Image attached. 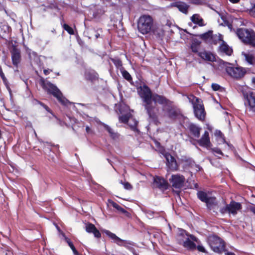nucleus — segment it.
Wrapping results in <instances>:
<instances>
[{"label": "nucleus", "instance_id": "nucleus-1", "mask_svg": "<svg viewBox=\"0 0 255 255\" xmlns=\"http://www.w3.org/2000/svg\"><path fill=\"white\" fill-rule=\"evenodd\" d=\"M138 94L142 99L143 106L154 102L163 104L166 101L164 96L157 94H152L150 88L145 85L138 89Z\"/></svg>", "mask_w": 255, "mask_h": 255}, {"label": "nucleus", "instance_id": "nucleus-2", "mask_svg": "<svg viewBox=\"0 0 255 255\" xmlns=\"http://www.w3.org/2000/svg\"><path fill=\"white\" fill-rule=\"evenodd\" d=\"M138 94L142 99L143 106L154 102L163 104L166 101L164 96L157 94H152L150 88L145 85L138 89Z\"/></svg>", "mask_w": 255, "mask_h": 255}, {"label": "nucleus", "instance_id": "nucleus-3", "mask_svg": "<svg viewBox=\"0 0 255 255\" xmlns=\"http://www.w3.org/2000/svg\"><path fill=\"white\" fill-rule=\"evenodd\" d=\"M207 243L212 251L216 253H224L225 255H235V253L228 251L226 249L225 242L215 235L210 236L207 239Z\"/></svg>", "mask_w": 255, "mask_h": 255}, {"label": "nucleus", "instance_id": "nucleus-4", "mask_svg": "<svg viewBox=\"0 0 255 255\" xmlns=\"http://www.w3.org/2000/svg\"><path fill=\"white\" fill-rule=\"evenodd\" d=\"M105 234L108 236L112 240L113 242L117 244L120 246H123L131 252L133 255H138L134 249V247H136V244L128 240H122L118 237L116 234L111 232L110 231H104Z\"/></svg>", "mask_w": 255, "mask_h": 255}, {"label": "nucleus", "instance_id": "nucleus-5", "mask_svg": "<svg viewBox=\"0 0 255 255\" xmlns=\"http://www.w3.org/2000/svg\"><path fill=\"white\" fill-rule=\"evenodd\" d=\"M166 101L163 104H159L162 106V110L164 113V116L167 117L172 120H175L180 115V110L172 105V102L164 97Z\"/></svg>", "mask_w": 255, "mask_h": 255}, {"label": "nucleus", "instance_id": "nucleus-6", "mask_svg": "<svg viewBox=\"0 0 255 255\" xmlns=\"http://www.w3.org/2000/svg\"><path fill=\"white\" fill-rule=\"evenodd\" d=\"M153 27V19L152 16L147 14L141 15L137 22L138 31L142 34L149 33Z\"/></svg>", "mask_w": 255, "mask_h": 255}, {"label": "nucleus", "instance_id": "nucleus-7", "mask_svg": "<svg viewBox=\"0 0 255 255\" xmlns=\"http://www.w3.org/2000/svg\"><path fill=\"white\" fill-rule=\"evenodd\" d=\"M188 99L193 105L195 116L198 120L203 121L205 118L206 113L202 100L193 95H190Z\"/></svg>", "mask_w": 255, "mask_h": 255}, {"label": "nucleus", "instance_id": "nucleus-8", "mask_svg": "<svg viewBox=\"0 0 255 255\" xmlns=\"http://www.w3.org/2000/svg\"><path fill=\"white\" fill-rule=\"evenodd\" d=\"M43 89L46 90L48 93L52 95L57 98L59 102L63 105H67L69 102L64 98L62 93L58 88L54 84L49 82H43L42 84Z\"/></svg>", "mask_w": 255, "mask_h": 255}, {"label": "nucleus", "instance_id": "nucleus-9", "mask_svg": "<svg viewBox=\"0 0 255 255\" xmlns=\"http://www.w3.org/2000/svg\"><path fill=\"white\" fill-rule=\"evenodd\" d=\"M237 34L244 43L255 46V33L252 29L239 28Z\"/></svg>", "mask_w": 255, "mask_h": 255}, {"label": "nucleus", "instance_id": "nucleus-10", "mask_svg": "<svg viewBox=\"0 0 255 255\" xmlns=\"http://www.w3.org/2000/svg\"><path fill=\"white\" fill-rule=\"evenodd\" d=\"M157 103L152 102L143 106L148 116V120L149 122H152L156 125L159 123V110L156 105Z\"/></svg>", "mask_w": 255, "mask_h": 255}, {"label": "nucleus", "instance_id": "nucleus-11", "mask_svg": "<svg viewBox=\"0 0 255 255\" xmlns=\"http://www.w3.org/2000/svg\"><path fill=\"white\" fill-rule=\"evenodd\" d=\"M243 94L246 109L255 113V93L251 90L243 91Z\"/></svg>", "mask_w": 255, "mask_h": 255}, {"label": "nucleus", "instance_id": "nucleus-12", "mask_svg": "<svg viewBox=\"0 0 255 255\" xmlns=\"http://www.w3.org/2000/svg\"><path fill=\"white\" fill-rule=\"evenodd\" d=\"M214 61L215 63H213L212 66L217 73L219 74H223L225 72L228 73V69L230 67V66L232 65L231 63L225 62L220 58L216 59Z\"/></svg>", "mask_w": 255, "mask_h": 255}, {"label": "nucleus", "instance_id": "nucleus-13", "mask_svg": "<svg viewBox=\"0 0 255 255\" xmlns=\"http://www.w3.org/2000/svg\"><path fill=\"white\" fill-rule=\"evenodd\" d=\"M228 74L232 77L235 79H240L242 78L246 73V70L245 68L241 67H234L230 66L228 69Z\"/></svg>", "mask_w": 255, "mask_h": 255}, {"label": "nucleus", "instance_id": "nucleus-14", "mask_svg": "<svg viewBox=\"0 0 255 255\" xmlns=\"http://www.w3.org/2000/svg\"><path fill=\"white\" fill-rule=\"evenodd\" d=\"M169 181L173 188L180 189L183 186L185 178L183 175L177 174L172 175Z\"/></svg>", "mask_w": 255, "mask_h": 255}, {"label": "nucleus", "instance_id": "nucleus-15", "mask_svg": "<svg viewBox=\"0 0 255 255\" xmlns=\"http://www.w3.org/2000/svg\"><path fill=\"white\" fill-rule=\"evenodd\" d=\"M164 157L166 160V166L168 171H177L179 169V166L175 158L168 153H166Z\"/></svg>", "mask_w": 255, "mask_h": 255}, {"label": "nucleus", "instance_id": "nucleus-16", "mask_svg": "<svg viewBox=\"0 0 255 255\" xmlns=\"http://www.w3.org/2000/svg\"><path fill=\"white\" fill-rule=\"evenodd\" d=\"M10 53L12 64L16 68H18L21 60L20 50L15 46H13L10 51Z\"/></svg>", "mask_w": 255, "mask_h": 255}, {"label": "nucleus", "instance_id": "nucleus-17", "mask_svg": "<svg viewBox=\"0 0 255 255\" xmlns=\"http://www.w3.org/2000/svg\"><path fill=\"white\" fill-rule=\"evenodd\" d=\"M176 7L181 12L187 14L188 12V10L190 5L186 2L182 1H177L172 2L169 5V7Z\"/></svg>", "mask_w": 255, "mask_h": 255}, {"label": "nucleus", "instance_id": "nucleus-18", "mask_svg": "<svg viewBox=\"0 0 255 255\" xmlns=\"http://www.w3.org/2000/svg\"><path fill=\"white\" fill-rule=\"evenodd\" d=\"M218 39L222 41V43L219 47V52L227 56H231L233 53V49L231 47L229 46L227 43L222 40V35L219 34Z\"/></svg>", "mask_w": 255, "mask_h": 255}, {"label": "nucleus", "instance_id": "nucleus-19", "mask_svg": "<svg viewBox=\"0 0 255 255\" xmlns=\"http://www.w3.org/2000/svg\"><path fill=\"white\" fill-rule=\"evenodd\" d=\"M153 184L156 187L163 190H166L168 187L167 182L163 178L159 176H156L154 178Z\"/></svg>", "mask_w": 255, "mask_h": 255}, {"label": "nucleus", "instance_id": "nucleus-20", "mask_svg": "<svg viewBox=\"0 0 255 255\" xmlns=\"http://www.w3.org/2000/svg\"><path fill=\"white\" fill-rule=\"evenodd\" d=\"M85 229L87 233L93 234L96 238H99L101 236L99 231L96 228L95 226L92 223H86Z\"/></svg>", "mask_w": 255, "mask_h": 255}, {"label": "nucleus", "instance_id": "nucleus-21", "mask_svg": "<svg viewBox=\"0 0 255 255\" xmlns=\"http://www.w3.org/2000/svg\"><path fill=\"white\" fill-rule=\"evenodd\" d=\"M188 129L189 130L190 133L194 137L198 138L200 137V131L202 129L200 127L196 124L190 123L188 126Z\"/></svg>", "mask_w": 255, "mask_h": 255}, {"label": "nucleus", "instance_id": "nucleus-22", "mask_svg": "<svg viewBox=\"0 0 255 255\" xmlns=\"http://www.w3.org/2000/svg\"><path fill=\"white\" fill-rule=\"evenodd\" d=\"M198 143L201 146L208 147L211 145L209 132L205 131L201 138L197 140Z\"/></svg>", "mask_w": 255, "mask_h": 255}, {"label": "nucleus", "instance_id": "nucleus-23", "mask_svg": "<svg viewBox=\"0 0 255 255\" xmlns=\"http://www.w3.org/2000/svg\"><path fill=\"white\" fill-rule=\"evenodd\" d=\"M198 56L204 60L210 62H214L216 59L214 54L205 50L198 52Z\"/></svg>", "mask_w": 255, "mask_h": 255}, {"label": "nucleus", "instance_id": "nucleus-24", "mask_svg": "<svg viewBox=\"0 0 255 255\" xmlns=\"http://www.w3.org/2000/svg\"><path fill=\"white\" fill-rule=\"evenodd\" d=\"M229 213L235 215L237 214L238 211L242 209V205L240 203L232 201L228 204Z\"/></svg>", "mask_w": 255, "mask_h": 255}, {"label": "nucleus", "instance_id": "nucleus-25", "mask_svg": "<svg viewBox=\"0 0 255 255\" xmlns=\"http://www.w3.org/2000/svg\"><path fill=\"white\" fill-rule=\"evenodd\" d=\"M191 235L187 234L186 231L183 229H179V232L176 236V240L179 244H182L186 239L190 237Z\"/></svg>", "mask_w": 255, "mask_h": 255}, {"label": "nucleus", "instance_id": "nucleus-26", "mask_svg": "<svg viewBox=\"0 0 255 255\" xmlns=\"http://www.w3.org/2000/svg\"><path fill=\"white\" fill-rule=\"evenodd\" d=\"M100 124L103 126L104 128L108 132L110 137L112 139L116 140L119 138L120 134L117 132L115 131V130L108 125L102 122H100Z\"/></svg>", "mask_w": 255, "mask_h": 255}, {"label": "nucleus", "instance_id": "nucleus-27", "mask_svg": "<svg viewBox=\"0 0 255 255\" xmlns=\"http://www.w3.org/2000/svg\"><path fill=\"white\" fill-rule=\"evenodd\" d=\"M141 210L149 219H152L154 217H157L159 215V212L151 211L145 206L141 207Z\"/></svg>", "mask_w": 255, "mask_h": 255}, {"label": "nucleus", "instance_id": "nucleus-28", "mask_svg": "<svg viewBox=\"0 0 255 255\" xmlns=\"http://www.w3.org/2000/svg\"><path fill=\"white\" fill-rule=\"evenodd\" d=\"M190 237L191 240L195 242L198 244V245L196 246V249H197L199 252H201L202 253L208 254V252H207L206 249L200 243V241L199 240V239L197 238H196L194 235H190Z\"/></svg>", "mask_w": 255, "mask_h": 255}, {"label": "nucleus", "instance_id": "nucleus-29", "mask_svg": "<svg viewBox=\"0 0 255 255\" xmlns=\"http://www.w3.org/2000/svg\"><path fill=\"white\" fill-rule=\"evenodd\" d=\"M98 74L93 70H87L85 73V77L86 80L93 82L98 79Z\"/></svg>", "mask_w": 255, "mask_h": 255}, {"label": "nucleus", "instance_id": "nucleus-30", "mask_svg": "<svg viewBox=\"0 0 255 255\" xmlns=\"http://www.w3.org/2000/svg\"><path fill=\"white\" fill-rule=\"evenodd\" d=\"M191 240V239L190 237H189L188 239H186V240L180 245H182L184 247L189 250H194L196 248V244L194 243H193Z\"/></svg>", "mask_w": 255, "mask_h": 255}, {"label": "nucleus", "instance_id": "nucleus-31", "mask_svg": "<svg viewBox=\"0 0 255 255\" xmlns=\"http://www.w3.org/2000/svg\"><path fill=\"white\" fill-rule=\"evenodd\" d=\"M191 20L195 24L200 26L205 25L203 19L201 17L199 14H194L191 17Z\"/></svg>", "mask_w": 255, "mask_h": 255}, {"label": "nucleus", "instance_id": "nucleus-32", "mask_svg": "<svg viewBox=\"0 0 255 255\" xmlns=\"http://www.w3.org/2000/svg\"><path fill=\"white\" fill-rule=\"evenodd\" d=\"M200 44L201 42L198 40L194 39L192 41L190 45V48L193 53H197L198 55V52H199L198 50Z\"/></svg>", "mask_w": 255, "mask_h": 255}, {"label": "nucleus", "instance_id": "nucleus-33", "mask_svg": "<svg viewBox=\"0 0 255 255\" xmlns=\"http://www.w3.org/2000/svg\"><path fill=\"white\" fill-rule=\"evenodd\" d=\"M244 56L246 61L250 65H254L255 63V58L254 56L251 53H242Z\"/></svg>", "mask_w": 255, "mask_h": 255}, {"label": "nucleus", "instance_id": "nucleus-34", "mask_svg": "<svg viewBox=\"0 0 255 255\" xmlns=\"http://www.w3.org/2000/svg\"><path fill=\"white\" fill-rule=\"evenodd\" d=\"M205 203H206L208 209L210 210L217 205L216 198L212 197H210Z\"/></svg>", "mask_w": 255, "mask_h": 255}, {"label": "nucleus", "instance_id": "nucleus-35", "mask_svg": "<svg viewBox=\"0 0 255 255\" xmlns=\"http://www.w3.org/2000/svg\"><path fill=\"white\" fill-rule=\"evenodd\" d=\"M120 71L124 79L129 82L130 84L133 83L132 77L128 71L126 70L124 68H122Z\"/></svg>", "mask_w": 255, "mask_h": 255}, {"label": "nucleus", "instance_id": "nucleus-36", "mask_svg": "<svg viewBox=\"0 0 255 255\" xmlns=\"http://www.w3.org/2000/svg\"><path fill=\"white\" fill-rule=\"evenodd\" d=\"M112 206L117 209L120 212L125 214L126 216L129 217L130 216V214L127 211H126L125 209L120 206L116 202H113L112 203Z\"/></svg>", "mask_w": 255, "mask_h": 255}, {"label": "nucleus", "instance_id": "nucleus-37", "mask_svg": "<svg viewBox=\"0 0 255 255\" xmlns=\"http://www.w3.org/2000/svg\"><path fill=\"white\" fill-rule=\"evenodd\" d=\"M110 60L113 62L115 66L117 69H119L120 71L122 68L124 67L123 66V63L122 61L119 58H111Z\"/></svg>", "mask_w": 255, "mask_h": 255}, {"label": "nucleus", "instance_id": "nucleus-38", "mask_svg": "<svg viewBox=\"0 0 255 255\" xmlns=\"http://www.w3.org/2000/svg\"><path fill=\"white\" fill-rule=\"evenodd\" d=\"M198 198L202 202H205L207 199L210 197L208 196L207 194L202 191L198 192L197 193Z\"/></svg>", "mask_w": 255, "mask_h": 255}, {"label": "nucleus", "instance_id": "nucleus-39", "mask_svg": "<svg viewBox=\"0 0 255 255\" xmlns=\"http://www.w3.org/2000/svg\"><path fill=\"white\" fill-rule=\"evenodd\" d=\"M131 117V114L130 113H128L126 114H123L122 116H120L119 117V119L120 122L123 123H127L128 122L129 118Z\"/></svg>", "mask_w": 255, "mask_h": 255}, {"label": "nucleus", "instance_id": "nucleus-40", "mask_svg": "<svg viewBox=\"0 0 255 255\" xmlns=\"http://www.w3.org/2000/svg\"><path fill=\"white\" fill-rule=\"evenodd\" d=\"M65 239L66 242H67V243L68 244V245H69V246L71 248V249L72 250L74 255H78V252L76 250V248H75L73 244L71 241V240L69 239H68V238H67L66 237H65Z\"/></svg>", "mask_w": 255, "mask_h": 255}, {"label": "nucleus", "instance_id": "nucleus-41", "mask_svg": "<svg viewBox=\"0 0 255 255\" xmlns=\"http://www.w3.org/2000/svg\"><path fill=\"white\" fill-rule=\"evenodd\" d=\"M63 28L69 34L73 35L74 34V30L72 27L68 24L64 23L62 25Z\"/></svg>", "mask_w": 255, "mask_h": 255}, {"label": "nucleus", "instance_id": "nucleus-42", "mask_svg": "<svg viewBox=\"0 0 255 255\" xmlns=\"http://www.w3.org/2000/svg\"><path fill=\"white\" fill-rule=\"evenodd\" d=\"M32 103L34 105H36V104H39L40 105H41L42 107H43L47 112H50V109L46 106L44 104H43V103L38 101L36 99H33V101H32Z\"/></svg>", "mask_w": 255, "mask_h": 255}, {"label": "nucleus", "instance_id": "nucleus-43", "mask_svg": "<svg viewBox=\"0 0 255 255\" xmlns=\"http://www.w3.org/2000/svg\"><path fill=\"white\" fill-rule=\"evenodd\" d=\"M4 248L2 249V253H5V255H11L13 254V253L11 249L6 246H3Z\"/></svg>", "mask_w": 255, "mask_h": 255}, {"label": "nucleus", "instance_id": "nucleus-44", "mask_svg": "<svg viewBox=\"0 0 255 255\" xmlns=\"http://www.w3.org/2000/svg\"><path fill=\"white\" fill-rule=\"evenodd\" d=\"M212 36V32L209 31L207 32L204 33L201 35V37L205 40H207L211 38Z\"/></svg>", "mask_w": 255, "mask_h": 255}, {"label": "nucleus", "instance_id": "nucleus-45", "mask_svg": "<svg viewBox=\"0 0 255 255\" xmlns=\"http://www.w3.org/2000/svg\"><path fill=\"white\" fill-rule=\"evenodd\" d=\"M121 183L123 185L124 188L127 190H131L132 189V186L128 182L123 183L122 181H121Z\"/></svg>", "mask_w": 255, "mask_h": 255}, {"label": "nucleus", "instance_id": "nucleus-46", "mask_svg": "<svg viewBox=\"0 0 255 255\" xmlns=\"http://www.w3.org/2000/svg\"><path fill=\"white\" fill-rule=\"evenodd\" d=\"M249 13L251 16L255 17V3L252 4V7L249 10Z\"/></svg>", "mask_w": 255, "mask_h": 255}, {"label": "nucleus", "instance_id": "nucleus-47", "mask_svg": "<svg viewBox=\"0 0 255 255\" xmlns=\"http://www.w3.org/2000/svg\"><path fill=\"white\" fill-rule=\"evenodd\" d=\"M211 150H212V152L213 153H216V154H219V155H223V153L222 151L219 148L215 147V148H212Z\"/></svg>", "mask_w": 255, "mask_h": 255}, {"label": "nucleus", "instance_id": "nucleus-48", "mask_svg": "<svg viewBox=\"0 0 255 255\" xmlns=\"http://www.w3.org/2000/svg\"><path fill=\"white\" fill-rule=\"evenodd\" d=\"M212 88L214 91H218L221 88V86L216 83H213L212 84Z\"/></svg>", "mask_w": 255, "mask_h": 255}, {"label": "nucleus", "instance_id": "nucleus-49", "mask_svg": "<svg viewBox=\"0 0 255 255\" xmlns=\"http://www.w3.org/2000/svg\"><path fill=\"white\" fill-rule=\"evenodd\" d=\"M220 212L222 214H225L226 213H229V207L228 204L226 205V206L221 209Z\"/></svg>", "mask_w": 255, "mask_h": 255}, {"label": "nucleus", "instance_id": "nucleus-50", "mask_svg": "<svg viewBox=\"0 0 255 255\" xmlns=\"http://www.w3.org/2000/svg\"><path fill=\"white\" fill-rule=\"evenodd\" d=\"M138 122L137 121L134 120V124L133 125H130L131 129L133 130H137L136 126L137 125Z\"/></svg>", "mask_w": 255, "mask_h": 255}, {"label": "nucleus", "instance_id": "nucleus-51", "mask_svg": "<svg viewBox=\"0 0 255 255\" xmlns=\"http://www.w3.org/2000/svg\"><path fill=\"white\" fill-rule=\"evenodd\" d=\"M191 3L194 4H200L202 3L201 0H191Z\"/></svg>", "mask_w": 255, "mask_h": 255}, {"label": "nucleus", "instance_id": "nucleus-52", "mask_svg": "<svg viewBox=\"0 0 255 255\" xmlns=\"http://www.w3.org/2000/svg\"><path fill=\"white\" fill-rule=\"evenodd\" d=\"M0 76L1 77V78L3 79V80H4L5 79V77L4 76V73H3L2 72V69L1 67H0Z\"/></svg>", "mask_w": 255, "mask_h": 255}, {"label": "nucleus", "instance_id": "nucleus-53", "mask_svg": "<svg viewBox=\"0 0 255 255\" xmlns=\"http://www.w3.org/2000/svg\"><path fill=\"white\" fill-rule=\"evenodd\" d=\"M28 55H29V58H31L32 55H33L34 56H37L36 53L35 52H33V51L31 53L29 52L28 53Z\"/></svg>", "mask_w": 255, "mask_h": 255}, {"label": "nucleus", "instance_id": "nucleus-54", "mask_svg": "<svg viewBox=\"0 0 255 255\" xmlns=\"http://www.w3.org/2000/svg\"><path fill=\"white\" fill-rule=\"evenodd\" d=\"M52 70H50V69H45L43 71V72H44V74L45 75H48L50 72H51Z\"/></svg>", "mask_w": 255, "mask_h": 255}, {"label": "nucleus", "instance_id": "nucleus-55", "mask_svg": "<svg viewBox=\"0 0 255 255\" xmlns=\"http://www.w3.org/2000/svg\"><path fill=\"white\" fill-rule=\"evenodd\" d=\"M232 3H238L240 2V0H229Z\"/></svg>", "mask_w": 255, "mask_h": 255}, {"label": "nucleus", "instance_id": "nucleus-56", "mask_svg": "<svg viewBox=\"0 0 255 255\" xmlns=\"http://www.w3.org/2000/svg\"><path fill=\"white\" fill-rule=\"evenodd\" d=\"M99 30L101 31V29H99ZM98 30H97V31H96V33L95 34V35L96 39L98 38L100 36V34L99 32H98Z\"/></svg>", "mask_w": 255, "mask_h": 255}, {"label": "nucleus", "instance_id": "nucleus-57", "mask_svg": "<svg viewBox=\"0 0 255 255\" xmlns=\"http://www.w3.org/2000/svg\"><path fill=\"white\" fill-rule=\"evenodd\" d=\"M86 132L88 133H89L90 132L91 129H90V127L89 126H86Z\"/></svg>", "mask_w": 255, "mask_h": 255}, {"label": "nucleus", "instance_id": "nucleus-58", "mask_svg": "<svg viewBox=\"0 0 255 255\" xmlns=\"http://www.w3.org/2000/svg\"><path fill=\"white\" fill-rule=\"evenodd\" d=\"M250 210L255 214V207H252L250 208Z\"/></svg>", "mask_w": 255, "mask_h": 255}, {"label": "nucleus", "instance_id": "nucleus-59", "mask_svg": "<svg viewBox=\"0 0 255 255\" xmlns=\"http://www.w3.org/2000/svg\"><path fill=\"white\" fill-rule=\"evenodd\" d=\"M166 25H167L169 27H170V26L171 25V23L169 21H167Z\"/></svg>", "mask_w": 255, "mask_h": 255}, {"label": "nucleus", "instance_id": "nucleus-60", "mask_svg": "<svg viewBox=\"0 0 255 255\" xmlns=\"http://www.w3.org/2000/svg\"><path fill=\"white\" fill-rule=\"evenodd\" d=\"M252 81L253 83L255 84V77L252 78Z\"/></svg>", "mask_w": 255, "mask_h": 255}, {"label": "nucleus", "instance_id": "nucleus-61", "mask_svg": "<svg viewBox=\"0 0 255 255\" xmlns=\"http://www.w3.org/2000/svg\"><path fill=\"white\" fill-rule=\"evenodd\" d=\"M108 161H109V162L112 165V164L110 162V160H109V159H108Z\"/></svg>", "mask_w": 255, "mask_h": 255}, {"label": "nucleus", "instance_id": "nucleus-62", "mask_svg": "<svg viewBox=\"0 0 255 255\" xmlns=\"http://www.w3.org/2000/svg\"><path fill=\"white\" fill-rule=\"evenodd\" d=\"M56 228L58 229V230H59V231L60 230V229H59V227L58 226H57Z\"/></svg>", "mask_w": 255, "mask_h": 255}, {"label": "nucleus", "instance_id": "nucleus-63", "mask_svg": "<svg viewBox=\"0 0 255 255\" xmlns=\"http://www.w3.org/2000/svg\"><path fill=\"white\" fill-rule=\"evenodd\" d=\"M210 161L211 163L212 164V161L211 159H210Z\"/></svg>", "mask_w": 255, "mask_h": 255}, {"label": "nucleus", "instance_id": "nucleus-64", "mask_svg": "<svg viewBox=\"0 0 255 255\" xmlns=\"http://www.w3.org/2000/svg\"><path fill=\"white\" fill-rule=\"evenodd\" d=\"M57 75H59V73H57L56 74Z\"/></svg>", "mask_w": 255, "mask_h": 255}]
</instances>
